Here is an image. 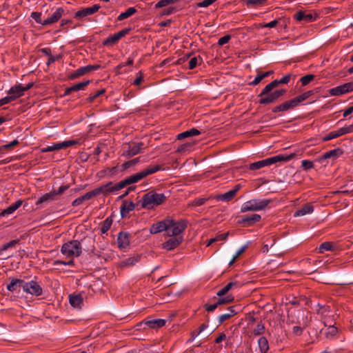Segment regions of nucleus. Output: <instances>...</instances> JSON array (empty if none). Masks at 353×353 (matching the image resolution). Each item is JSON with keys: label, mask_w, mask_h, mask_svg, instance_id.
<instances>
[{"label": "nucleus", "mask_w": 353, "mask_h": 353, "mask_svg": "<svg viewBox=\"0 0 353 353\" xmlns=\"http://www.w3.org/2000/svg\"><path fill=\"white\" fill-rule=\"evenodd\" d=\"M161 170V166L159 165H150L142 170L139 172L135 173L131 176L126 177L125 179L114 184L113 182L110 181L105 184H103L97 188L95 191L97 196L103 194L107 196L110 193H114L122 188H124L127 185L137 183L143 178Z\"/></svg>", "instance_id": "f257e3e1"}, {"label": "nucleus", "mask_w": 353, "mask_h": 353, "mask_svg": "<svg viewBox=\"0 0 353 353\" xmlns=\"http://www.w3.org/2000/svg\"><path fill=\"white\" fill-rule=\"evenodd\" d=\"M292 77V74L285 75L281 79H275L265 85L257 96L259 103L261 105H267L276 102L279 98L286 93V90L281 89L272 91L280 84H288Z\"/></svg>", "instance_id": "f03ea898"}, {"label": "nucleus", "mask_w": 353, "mask_h": 353, "mask_svg": "<svg viewBox=\"0 0 353 353\" xmlns=\"http://www.w3.org/2000/svg\"><path fill=\"white\" fill-rule=\"evenodd\" d=\"M187 225L186 220L176 221L167 218L153 223L150 228V232L154 234L165 231L168 236L181 234L186 229Z\"/></svg>", "instance_id": "7ed1b4c3"}, {"label": "nucleus", "mask_w": 353, "mask_h": 353, "mask_svg": "<svg viewBox=\"0 0 353 353\" xmlns=\"http://www.w3.org/2000/svg\"><path fill=\"white\" fill-rule=\"evenodd\" d=\"M167 198L168 196L163 193L151 190L144 194L141 199L137 203V205H140L142 209L152 210L164 203Z\"/></svg>", "instance_id": "20e7f679"}, {"label": "nucleus", "mask_w": 353, "mask_h": 353, "mask_svg": "<svg viewBox=\"0 0 353 353\" xmlns=\"http://www.w3.org/2000/svg\"><path fill=\"white\" fill-rule=\"evenodd\" d=\"M295 157V154L292 153L290 155L279 154L261 161H259L250 164L249 168L251 170H256L261 168L269 166L280 161H288Z\"/></svg>", "instance_id": "39448f33"}, {"label": "nucleus", "mask_w": 353, "mask_h": 353, "mask_svg": "<svg viewBox=\"0 0 353 353\" xmlns=\"http://www.w3.org/2000/svg\"><path fill=\"white\" fill-rule=\"evenodd\" d=\"M61 252L65 258L80 256L82 253L81 242L78 240H71L63 243L61 248Z\"/></svg>", "instance_id": "423d86ee"}, {"label": "nucleus", "mask_w": 353, "mask_h": 353, "mask_svg": "<svg viewBox=\"0 0 353 353\" xmlns=\"http://www.w3.org/2000/svg\"><path fill=\"white\" fill-rule=\"evenodd\" d=\"M271 202L270 199H251L245 202L241 208V212L259 211L265 209Z\"/></svg>", "instance_id": "0eeeda50"}, {"label": "nucleus", "mask_w": 353, "mask_h": 353, "mask_svg": "<svg viewBox=\"0 0 353 353\" xmlns=\"http://www.w3.org/2000/svg\"><path fill=\"white\" fill-rule=\"evenodd\" d=\"M165 320L162 319H145L137 325V330L145 329V326L149 328L157 329L163 327L165 325Z\"/></svg>", "instance_id": "6e6552de"}, {"label": "nucleus", "mask_w": 353, "mask_h": 353, "mask_svg": "<svg viewBox=\"0 0 353 353\" xmlns=\"http://www.w3.org/2000/svg\"><path fill=\"white\" fill-rule=\"evenodd\" d=\"M101 68L102 67L100 64L88 65L83 67H81L78 68L77 70H75L74 72L68 75V79L70 80H74L90 71L97 70Z\"/></svg>", "instance_id": "1a4fd4ad"}, {"label": "nucleus", "mask_w": 353, "mask_h": 353, "mask_svg": "<svg viewBox=\"0 0 353 353\" xmlns=\"http://www.w3.org/2000/svg\"><path fill=\"white\" fill-rule=\"evenodd\" d=\"M23 290L27 294L37 296L41 295L43 293L42 288L35 281H31L30 282H26L24 281Z\"/></svg>", "instance_id": "9d476101"}, {"label": "nucleus", "mask_w": 353, "mask_h": 353, "mask_svg": "<svg viewBox=\"0 0 353 353\" xmlns=\"http://www.w3.org/2000/svg\"><path fill=\"white\" fill-rule=\"evenodd\" d=\"M132 30L131 28H124L117 33L111 35L108 37L107 39H105L102 44L104 46H111L117 43L119 39H121L122 37H125L126 34H129L130 32Z\"/></svg>", "instance_id": "9b49d317"}, {"label": "nucleus", "mask_w": 353, "mask_h": 353, "mask_svg": "<svg viewBox=\"0 0 353 353\" xmlns=\"http://www.w3.org/2000/svg\"><path fill=\"white\" fill-rule=\"evenodd\" d=\"M170 238L162 244V248L167 250H172L177 248L183 241L180 234L170 235Z\"/></svg>", "instance_id": "f8f14e48"}, {"label": "nucleus", "mask_w": 353, "mask_h": 353, "mask_svg": "<svg viewBox=\"0 0 353 353\" xmlns=\"http://www.w3.org/2000/svg\"><path fill=\"white\" fill-rule=\"evenodd\" d=\"M353 91V82H348L331 88L329 93L331 96H340Z\"/></svg>", "instance_id": "ddd939ff"}, {"label": "nucleus", "mask_w": 353, "mask_h": 353, "mask_svg": "<svg viewBox=\"0 0 353 353\" xmlns=\"http://www.w3.org/2000/svg\"><path fill=\"white\" fill-rule=\"evenodd\" d=\"M65 15L66 12L63 8H57L49 17L44 20L43 26H48L57 23L62 17Z\"/></svg>", "instance_id": "4468645a"}, {"label": "nucleus", "mask_w": 353, "mask_h": 353, "mask_svg": "<svg viewBox=\"0 0 353 353\" xmlns=\"http://www.w3.org/2000/svg\"><path fill=\"white\" fill-rule=\"evenodd\" d=\"M101 6L98 4H94L91 7L83 8L74 14V18L76 19H82L87 16L92 15L100 9Z\"/></svg>", "instance_id": "2eb2a0df"}, {"label": "nucleus", "mask_w": 353, "mask_h": 353, "mask_svg": "<svg viewBox=\"0 0 353 353\" xmlns=\"http://www.w3.org/2000/svg\"><path fill=\"white\" fill-rule=\"evenodd\" d=\"M261 219V215L258 214H253L252 215L242 216L241 219L238 220V223L242 225L243 227H249L253 225L257 222H259Z\"/></svg>", "instance_id": "dca6fc26"}, {"label": "nucleus", "mask_w": 353, "mask_h": 353, "mask_svg": "<svg viewBox=\"0 0 353 353\" xmlns=\"http://www.w3.org/2000/svg\"><path fill=\"white\" fill-rule=\"evenodd\" d=\"M317 15H313L310 12H307L305 11H298L294 15V18L301 22H303L305 23L314 21L316 19Z\"/></svg>", "instance_id": "f3484780"}, {"label": "nucleus", "mask_w": 353, "mask_h": 353, "mask_svg": "<svg viewBox=\"0 0 353 353\" xmlns=\"http://www.w3.org/2000/svg\"><path fill=\"white\" fill-rule=\"evenodd\" d=\"M297 104L294 99L285 101L283 103L274 107L272 110V112H285L296 107Z\"/></svg>", "instance_id": "a211bd4d"}, {"label": "nucleus", "mask_w": 353, "mask_h": 353, "mask_svg": "<svg viewBox=\"0 0 353 353\" xmlns=\"http://www.w3.org/2000/svg\"><path fill=\"white\" fill-rule=\"evenodd\" d=\"M239 190L240 185H236L233 190H231L222 194H218L214 197V199L217 201H230L234 199Z\"/></svg>", "instance_id": "6ab92c4d"}, {"label": "nucleus", "mask_w": 353, "mask_h": 353, "mask_svg": "<svg viewBox=\"0 0 353 353\" xmlns=\"http://www.w3.org/2000/svg\"><path fill=\"white\" fill-rule=\"evenodd\" d=\"M117 245L119 249L127 248L130 245V235L128 232H120L117 237Z\"/></svg>", "instance_id": "aec40b11"}, {"label": "nucleus", "mask_w": 353, "mask_h": 353, "mask_svg": "<svg viewBox=\"0 0 353 353\" xmlns=\"http://www.w3.org/2000/svg\"><path fill=\"white\" fill-rule=\"evenodd\" d=\"M90 82H91V81L87 80V81H82V82L78 83L77 84H74L69 88H67L64 91V96L69 95L73 92H77L79 90H85V87L88 86Z\"/></svg>", "instance_id": "412c9836"}, {"label": "nucleus", "mask_w": 353, "mask_h": 353, "mask_svg": "<svg viewBox=\"0 0 353 353\" xmlns=\"http://www.w3.org/2000/svg\"><path fill=\"white\" fill-rule=\"evenodd\" d=\"M24 281L17 278H11L10 283L7 285V290L11 292L19 291L20 288H23Z\"/></svg>", "instance_id": "4be33fe9"}, {"label": "nucleus", "mask_w": 353, "mask_h": 353, "mask_svg": "<svg viewBox=\"0 0 353 353\" xmlns=\"http://www.w3.org/2000/svg\"><path fill=\"white\" fill-rule=\"evenodd\" d=\"M137 205L132 201L128 202L126 201H123L121 206V215L122 218L127 216L130 212L134 210L135 206Z\"/></svg>", "instance_id": "5701e85b"}, {"label": "nucleus", "mask_w": 353, "mask_h": 353, "mask_svg": "<svg viewBox=\"0 0 353 353\" xmlns=\"http://www.w3.org/2000/svg\"><path fill=\"white\" fill-rule=\"evenodd\" d=\"M143 145L141 142L129 145L128 150L125 152V155L128 157L137 155L141 152Z\"/></svg>", "instance_id": "b1692460"}, {"label": "nucleus", "mask_w": 353, "mask_h": 353, "mask_svg": "<svg viewBox=\"0 0 353 353\" xmlns=\"http://www.w3.org/2000/svg\"><path fill=\"white\" fill-rule=\"evenodd\" d=\"M342 153L343 152L340 148L334 149L324 153L321 157L319 158L318 161L319 162H322L323 161L330 158L336 159L341 154H342Z\"/></svg>", "instance_id": "393cba45"}, {"label": "nucleus", "mask_w": 353, "mask_h": 353, "mask_svg": "<svg viewBox=\"0 0 353 353\" xmlns=\"http://www.w3.org/2000/svg\"><path fill=\"white\" fill-rule=\"evenodd\" d=\"M8 94L14 97L13 99L15 100L24 94V90H23L21 84L15 85L10 88Z\"/></svg>", "instance_id": "a878e982"}, {"label": "nucleus", "mask_w": 353, "mask_h": 353, "mask_svg": "<svg viewBox=\"0 0 353 353\" xmlns=\"http://www.w3.org/2000/svg\"><path fill=\"white\" fill-rule=\"evenodd\" d=\"M313 206L311 203H306L303 205L300 209L294 212V216H304L307 214L312 213L313 212Z\"/></svg>", "instance_id": "bb28decb"}, {"label": "nucleus", "mask_w": 353, "mask_h": 353, "mask_svg": "<svg viewBox=\"0 0 353 353\" xmlns=\"http://www.w3.org/2000/svg\"><path fill=\"white\" fill-rule=\"evenodd\" d=\"M240 287V284L237 281L230 282L226 285H225L223 288L219 290L216 293V295L219 297L225 295L229 290L234 288Z\"/></svg>", "instance_id": "cd10ccee"}, {"label": "nucleus", "mask_w": 353, "mask_h": 353, "mask_svg": "<svg viewBox=\"0 0 353 353\" xmlns=\"http://www.w3.org/2000/svg\"><path fill=\"white\" fill-rule=\"evenodd\" d=\"M336 249V244L331 241H325L322 243L319 248L318 252L323 254L325 251H334Z\"/></svg>", "instance_id": "c85d7f7f"}, {"label": "nucleus", "mask_w": 353, "mask_h": 353, "mask_svg": "<svg viewBox=\"0 0 353 353\" xmlns=\"http://www.w3.org/2000/svg\"><path fill=\"white\" fill-rule=\"evenodd\" d=\"M23 201L21 200H18L12 205H10L8 208L5 209L1 213V216L8 215L12 214L15 210H17L21 205Z\"/></svg>", "instance_id": "c756f323"}, {"label": "nucleus", "mask_w": 353, "mask_h": 353, "mask_svg": "<svg viewBox=\"0 0 353 353\" xmlns=\"http://www.w3.org/2000/svg\"><path fill=\"white\" fill-rule=\"evenodd\" d=\"M201 134V132L196 128H192L189 130L183 132L177 135V139L181 140L190 137L197 136Z\"/></svg>", "instance_id": "7c9ffc66"}, {"label": "nucleus", "mask_w": 353, "mask_h": 353, "mask_svg": "<svg viewBox=\"0 0 353 353\" xmlns=\"http://www.w3.org/2000/svg\"><path fill=\"white\" fill-rule=\"evenodd\" d=\"M70 305L74 307H80L83 303V298L81 294H72L69 296Z\"/></svg>", "instance_id": "2f4dec72"}, {"label": "nucleus", "mask_w": 353, "mask_h": 353, "mask_svg": "<svg viewBox=\"0 0 353 353\" xmlns=\"http://www.w3.org/2000/svg\"><path fill=\"white\" fill-rule=\"evenodd\" d=\"M56 199L55 195L54 194V192L52 191L46 193L43 195H42L36 202V205H39L42 204L44 202H48L54 201Z\"/></svg>", "instance_id": "473e14b6"}, {"label": "nucleus", "mask_w": 353, "mask_h": 353, "mask_svg": "<svg viewBox=\"0 0 353 353\" xmlns=\"http://www.w3.org/2000/svg\"><path fill=\"white\" fill-rule=\"evenodd\" d=\"M258 345L261 353H267L269 350L268 341L265 336H261L259 339Z\"/></svg>", "instance_id": "72a5a7b5"}, {"label": "nucleus", "mask_w": 353, "mask_h": 353, "mask_svg": "<svg viewBox=\"0 0 353 353\" xmlns=\"http://www.w3.org/2000/svg\"><path fill=\"white\" fill-rule=\"evenodd\" d=\"M105 93V90L104 88L100 89L93 93L90 94L89 97L85 99V103H92L94 101V100L101 96L102 94Z\"/></svg>", "instance_id": "f704fd0d"}, {"label": "nucleus", "mask_w": 353, "mask_h": 353, "mask_svg": "<svg viewBox=\"0 0 353 353\" xmlns=\"http://www.w3.org/2000/svg\"><path fill=\"white\" fill-rule=\"evenodd\" d=\"M113 220L111 216H109L105 219V221H103L101 223V234H106L108 231L110 229L111 225L112 224Z\"/></svg>", "instance_id": "c9c22d12"}, {"label": "nucleus", "mask_w": 353, "mask_h": 353, "mask_svg": "<svg viewBox=\"0 0 353 353\" xmlns=\"http://www.w3.org/2000/svg\"><path fill=\"white\" fill-rule=\"evenodd\" d=\"M137 12V9L134 7L128 8L125 12H121L117 17V20L122 21L125 19Z\"/></svg>", "instance_id": "e433bc0d"}, {"label": "nucleus", "mask_w": 353, "mask_h": 353, "mask_svg": "<svg viewBox=\"0 0 353 353\" xmlns=\"http://www.w3.org/2000/svg\"><path fill=\"white\" fill-rule=\"evenodd\" d=\"M265 327L264 323L261 321L257 323L256 327L252 330V334L254 336H261L265 333Z\"/></svg>", "instance_id": "4c0bfd02"}, {"label": "nucleus", "mask_w": 353, "mask_h": 353, "mask_svg": "<svg viewBox=\"0 0 353 353\" xmlns=\"http://www.w3.org/2000/svg\"><path fill=\"white\" fill-rule=\"evenodd\" d=\"M19 143L18 140L15 139V140L11 141L8 144L3 145L0 146V152L4 153L7 150H12L13 147L19 145Z\"/></svg>", "instance_id": "58836bf2"}, {"label": "nucleus", "mask_w": 353, "mask_h": 353, "mask_svg": "<svg viewBox=\"0 0 353 353\" xmlns=\"http://www.w3.org/2000/svg\"><path fill=\"white\" fill-rule=\"evenodd\" d=\"M139 261V256H133L126 259L121 262L122 266H130L133 265Z\"/></svg>", "instance_id": "ea45409f"}, {"label": "nucleus", "mask_w": 353, "mask_h": 353, "mask_svg": "<svg viewBox=\"0 0 353 353\" xmlns=\"http://www.w3.org/2000/svg\"><path fill=\"white\" fill-rule=\"evenodd\" d=\"M267 0H246L245 3L248 7H258L263 6Z\"/></svg>", "instance_id": "a19ab883"}, {"label": "nucleus", "mask_w": 353, "mask_h": 353, "mask_svg": "<svg viewBox=\"0 0 353 353\" xmlns=\"http://www.w3.org/2000/svg\"><path fill=\"white\" fill-rule=\"evenodd\" d=\"M234 297L232 295H228L225 297L219 298L217 301V303L219 305H223V304H228L234 302Z\"/></svg>", "instance_id": "79ce46f5"}, {"label": "nucleus", "mask_w": 353, "mask_h": 353, "mask_svg": "<svg viewBox=\"0 0 353 353\" xmlns=\"http://www.w3.org/2000/svg\"><path fill=\"white\" fill-rule=\"evenodd\" d=\"M338 333V329L334 325H330L327 328L326 331V337L327 338H333Z\"/></svg>", "instance_id": "37998d69"}, {"label": "nucleus", "mask_w": 353, "mask_h": 353, "mask_svg": "<svg viewBox=\"0 0 353 353\" xmlns=\"http://www.w3.org/2000/svg\"><path fill=\"white\" fill-rule=\"evenodd\" d=\"M19 242V239H14L12 241H10L8 243H6L2 245V247L0 248V252L4 250H6L9 248H14L16 245H17Z\"/></svg>", "instance_id": "c03bdc74"}, {"label": "nucleus", "mask_w": 353, "mask_h": 353, "mask_svg": "<svg viewBox=\"0 0 353 353\" xmlns=\"http://www.w3.org/2000/svg\"><path fill=\"white\" fill-rule=\"evenodd\" d=\"M179 0H160L158 3L155 5V8H160L165 7L169 4L174 3Z\"/></svg>", "instance_id": "a18cd8bd"}, {"label": "nucleus", "mask_w": 353, "mask_h": 353, "mask_svg": "<svg viewBox=\"0 0 353 353\" xmlns=\"http://www.w3.org/2000/svg\"><path fill=\"white\" fill-rule=\"evenodd\" d=\"M61 149V148L60 147V143H54L53 145H49L46 148H42L41 149V151L42 152H52V151H54V150H59Z\"/></svg>", "instance_id": "49530a36"}, {"label": "nucleus", "mask_w": 353, "mask_h": 353, "mask_svg": "<svg viewBox=\"0 0 353 353\" xmlns=\"http://www.w3.org/2000/svg\"><path fill=\"white\" fill-rule=\"evenodd\" d=\"M69 259H70V260L68 261H61V260H55L53 262V265H64L74 266V258H69Z\"/></svg>", "instance_id": "de8ad7c7"}, {"label": "nucleus", "mask_w": 353, "mask_h": 353, "mask_svg": "<svg viewBox=\"0 0 353 353\" xmlns=\"http://www.w3.org/2000/svg\"><path fill=\"white\" fill-rule=\"evenodd\" d=\"M315 76L314 74H307L305 76L302 77L300 79V81L303 86L307 85L309 83H310L314 79Z\"/></svg>", "instance_id": "09e8293b"}, {"label": "nucleus", "mask_w": 353, "mask_h": 353, "mask_svg": "<svg viewBox=\"0 0 353 353\" xmlns=\"http://www.w3.org/2000/svg\"><path fill=\"white\" fill-rule=\"evenodd\" d=\"M79 141L78 140H68L63 141L60 143V147L61 149L66 148L68 147H70L72 145H74L76 144H78Z\"/></svg>", "instance_id": "8fccbe9b"}, {"label": "nucleus", "mask_w": 353, "mask_h": 353, "mask_svg": "<svg viewBox=\"0 0 353 353\" xmlns=\"http://www.w3.org/2000/svg\"><path fill=\"white\" fill-rule=\"evenodd\" d=\"M236 311H232V314H223L219 316V322L220 324L223 323L224 321L230 319L231 317L234 316L236 314Z\"/></svg>", "instance_id": "3c124183"}, {"label": "nucleus", "mask_w": 353, "mask_h": 353, "mask_svg": "<svg viewBox=\"0 0 353 353\" xmlns=\"http://www.w3.org/2000/svg\"><path fill=\"white\" fill-rule=\"evenodd\" d=\"M31 17L39 24L43 26L44 20L41 19V12H33L31 13Z\"/></svg>", "instance_id": "603ef678"}, {"label": "nucleus", "mask_w": 353, "mask_h": 353, "mask_svg": "<svg viewBox=\"0 0 353 353\" xmlns=\"http://www.w3.org/2000/svg\"><path fill=\"white\" fill-rule=\"evenodd\" d=\"M199 60H200L201 61L202 59L200 57H194L191 58L190 60L188 62V68L190 70H192L194 68H196V66L198 64V61Z\"/></svg>", "instance_id": "864d4df0"}, {"label": "nucleus", "mask_w": 353, "mask_h": 353, "mask_svg": "<svg viewBox=\"0 0 353 353\" xmlns=\"http://www.w3.org/2000/svg\"><path fill=\"white\" fill-rule=\"evenodd\" d=\"M301 167L304 170H309L314 168V165L312 161L303 160L301 161Z\"/></svg>", "instance_id": "5fc2aeb1"}, {"label": "nucleus", "mask_w": 353, "mask_h": 353, "mask_svg": "<svg viewBox=\"0 0 353 353\" xmlns=\"http://www.w3.org/2000/svg\"><path fill=\"white\" fill-rule=\"evenodd\" d=\"M265 77H266V74L259 73L254 78V81H252L251 83H250L249 84L250 85H256Z\"/></svg>", "instance_id": "6e6d98bb"}, {"label": "nucleus", "mask_w": 353, "mask_h": 353, "mask_svg": "<svg viewBox=\"0 0 353 353\" xmlns=\"http://www.w3.org/2000/svg\"><path fill=\"white\" fill-rule=\"evenodd\" d=\"M210 199V197H209V198H198V199H195L192 201V205H194V206H201V205H203Z\"/></svg>", "instance_id": "4d7b16f0"}, {"label": "nucleus", "mask_w": 353, "mask_h": 353, "mask_svg": "<svg viewBox=\"0 0 353 353\" xmlns=\"http://www.w3.org/2000/svg\"><path fill=\"white\" fill-rule=\"evenodd\" d=\"M279 23V21L277 19H275V20H273L269 23H259V26L260 28H274Z\"/></svg>", "instance_id": "13d9d810"}, {"label": "nucleus", "mask_w": 353, "mask_h": 353, "mask_svg": "<svg viewBox=\"0 0 353 353\" xmlns=\"http://www.w3.org/2000/svg\"><path fill=\"white\" fill-rule=\"evenodd\" d=\"M308 98H309V97L307 96V93L304 92V93L294 97V99L297 105H299V104L300 103L304 101L305 100H306Z\"/></svg>", "instance_id": "bf43d9fd"}, {"label": "nucleus", "mask_w": 353, "mask_h": 353, "mask_svg": "<svg viewBox=\"0 0 353 353\" xmlns=\"http://www.w3.org/2000/svg\"><path fill=\"white\" fill-rule=\"evenodd\" d=\"M230 39H231V36L230 34L225 35L219 39L218 45L223 46L224 44L228 43Z\"/></svg>", "instance_id": "052dcab7"}, {"label": "nucleus", "mask_w": 353, "mask_h": 353, "mask_svg": "<svg viewBox=\"0 0 353 353\" xmlns=\"http://www.w3.org/2000/svg\"><path fill=\"white\" fill-rule=\"evenodd\" d=\"M70 185H61L59 187V188L57 190H52L54 192V194L56 196L62 194L65 191H66L68 189H69Z\"/></svg>", "instance_id": "680f3d73"}, {"label": "nucleus", "mask_w": 353, "mask_h": 353, "mask_svg": "<svg viewBox=\"0 0 353 353\" xmlns=\"http://www.w3.org/2000/svg\"><path fill=\"white\" fill-rule=\"evenodd\" d=\"M94 196H97L95 189L92 190L90 192H86L84 195H83L84 201L90 200Z\"/></svg>", "instance_id": "e2e57ef3"}, {"label": "nucleus", "mask_w": 353, "mask_h": 353, "mask_svg": "<svg viewBox=\"0 0 353 353\" xmlns=\"http://www.w3.org/2000/svg\"><path fill=\"white\" fill-rule=\"evenodd\" d=\"M338 138L335 131H332L328 133L326 136L323 137L322 140L323 141H328L333 139Z\"/></svg>", "instance_id": "0e129e2a"}, {"label": "nucleus", "mask_w": 353, "mask_h": 353, "mask_svg": "<svg viewBox=\"0 0 353 353\" xmlns=\"http://www.w3.org/2000/svg\"><path fill=\"white\" fill-rule=\"evenodd\" d=\"M13 98L14 97H12V96L8 94V96H6V97L1 99H0L1 106L3 105H6V104H8V103L12 102V101H14Z\"/></svg>", "instance_id": "69168bd1"}, {"label": "nucleus", "mask_w": 353, "mask_h": 353, "mask_svg": "<svg viewBox=\"0 0 353 353\" xmlns=\"http://www.w3.org/2000/svg\"><path fill=\"white\" fill-rule=\"evenodd\" d=\"M216 0H204L197 3L198 7L206 8L214 3Z\"/></svg>", "instance_id": "338daca9"}, {"label": "nucleus", "mask_w": 353, "mask_h": 353, "mask_svg": "<svg viewBox=\"0 0 353 353\" xmlns=\"http://www.w3.org/2000/svg\"><path fill=\"white\" fill-rule=\"evenodd\" d=\"M62 57L61 54H59L58 56H53L52 54L48 57V59L47 61V65H49L53 63L54 61L59 60Z\"/></svg>", "instance_id": "774afa93"}]
</instances>
